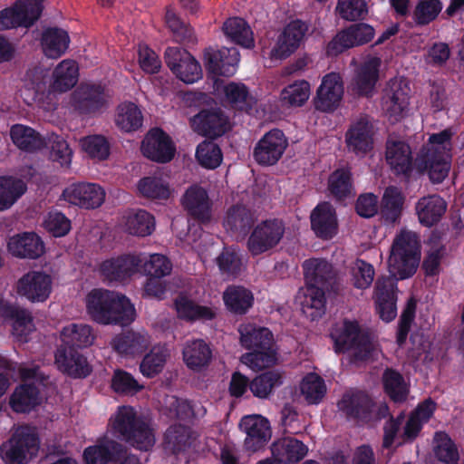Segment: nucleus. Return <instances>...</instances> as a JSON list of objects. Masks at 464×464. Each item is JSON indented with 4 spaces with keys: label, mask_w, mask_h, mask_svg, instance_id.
<instances>
[{
    "label": "nucleus",
    "mask_w": 464,
    "mask_h": 464,
    "mask_svg": "<svg viewBox=\"0 0 464 464\" xmlns=\"http://www.w3.org/2000/svg\"><path fill=\"white\" fill-rule=\"evenodd\" d=\"M420 261V244L416 233L401 230L396 236L388 259V269L392 278L379 280L376 285V305L382 320L392 321L397 315L396 283L415 274Z\"/></svg>",
    "instance_id": "obj_1"
},
{
    "label": "nucleus",
    "mask_w": 464,
    "mask_h": 464,
    "mask_svg": "<svg viewBox=\"0 0 464 464\" xmlns=\"http://www.w3.org/2000/svg\"><path fill=\"white\" fill-rule=\"evenodd\" d=\"M78 76V64L70 59L63 60L56 65L51 81L46 69L34 67L25 73L21 95L27 104L35 102L44 110H51L53 104L46 103L45 98L53 101L56 92L69 91L77 83Z\"/></svg>",
    "instance_id": "obj_2"
},
{
    "label": "nucleus",
    "mask_w": 464,
    "mask_h": 464,
    "mask_svg": "<svg viewBox=\"0 0 464 464\" xmlns=\"http://www.w3.org/2000/svg\"><path fill=\"white\" fill-rule=\"evenodd\" d=\"M92 321L102 325H127L136 318V309L125 295L104 288L90 290L83 299Z\"/></svg>",
    "instance_id": "obj_3"
},
{
    "label": "nucleus",
    "mask_w": 464,
    "mask_h": 464,
    "mask_svg": "<svg viewBox=\"0 0 464 464\" xmlns=\"http://www.w3.org/2000/svg\"><path fill=\"white\" fill-rule=\"evenodd\" d=\"M60 339L62 344L55 353L57 368L72 377L87 376L91 367L86 358L74 348H86L93 343L95 335L92 326L87 324H69L62 329Z\"/></svg>",
    "instance_id": "obj_4"
},
{
    "label": "nucleus",
    "mask_w": 464,
    "mask_h": 464,
    "mask_svg": "<svg viewBox=\"0 0 464 464\" xmlns=\"http://www.w3.org/2000/svg\"><path fill=\"white\" fill-rule=\"evenodd\" d=\"M306 285L298 291L295 301L303 314L315 320L324 314L325 300L323 286L332 278L333 267L323 259H309L304 263Z\"/></svg>",
    "instance_id": "obj_5"
},
{
    "label": "nucleus",
    "mask_w": 464,
    "mask_h": 464,
    "mask_svg": "<svg viewBox=\"0 0 464 464\" xmlns=\"http://www.w3.org/2000/svg\"><path fill=\"white\" fill-rule=\"evenodd\" d=\"M452 135L450 130L431 134L418 154L417 167L428 175L432 183L442 182L450 172Z\"/></svg>",
    "instance_id": "obj_6"
},
{
    "label": "nucleus",
    "mask_w": 464,
    "mask_h": 464,
    "mask_svg": "<svg viewBox=\"0 0 464 464\" xmlns=\"http://www.w3.org/2000/svg\"><path fill=\"white\" fill-rule=\"evenodd\" d=\"M109 431L140 450H149L155 444L152 430L137 417L130 406L119 407L109 421Z\"/></svg>",
    "instance_id": "obj_7"
},
{
    "label": "nucleus",
    "mask_w": 464,
    "mask_h": 464,
    "mask_svg": "<svg viewBox=\"0 0 464 464\" xmlns=\"http://www.w3.org/2000/svg\"><path fill=\"white\" fill-rule=\"evenodd\" d=\"M184 101L188 105L202 107L201 111L190 119L191 128L200 135L216 138L223 135L230 128V123L220 109L212 107L214 101L202 92H188Z\"/></svg>",
    "instance_id": "obj_8"
},
{
    "label": "nucleus",
    "mask_w": 464,
    "mask_h": 464,
    "mask_svg": "<svg viewBox=\"0 0 464 464\" xmlns=\"http://www.w3.org/2000/svg\"><path fill=\"white\" fill-rule=\"evenodd\" d=\"M331 337L337 353L352 351L358 360L366 361L379 353L378 348L370 337L361 331L356 322L343 321L336 324Z\"/></svg>",
    "instance_id": "obj_9"
},
{
    "label": "nucleus",
    "mask_w": 464,
    "mask_h": 464,
    "mask_svg": "<svg viewBox=\"0 0 464 464\" xmlns=\"http://www.w3.org/2000/svg\"><path fill=\"white\" fill-rule=\"evenodd\" d=\"M436 403L425 400L410 414L402 433H399L401 418L389 420L384 426L383 446L401 445L407 440H414L420 433L424 423L428 422L434 414Z\"/></svg>",
    "instance_id": "obj_10"
},
{
    "label": "nucleus",
    "mask_w": 464,
    "mask_h": 464,
    "mask_svg": "<svg viewBox=\"0 0 464 464\" xmlns=\"http://www.w3.org/2000/svg\"><path fill=\"white\" fill-rule=\"evenodd\" d=\"M40 440L35 429L21 426L0 446V457L5 464H26L36 457Z\"/></svg>",
    "instance_id": "obj_11"
},
{
    "label": "nucleus",
    "mask_w": 464,
    "mask_h": 464,
    "mask_svg": "<svg viewBox=\"0 0 464 464\" xmlns=\"http://www.w3.org/2000/svg\"><path fill=\"white\" fill-rule=\"evenodd\" d=\"M338 408L349 417L363 420H380L389 413L385 403L373 404L370 398L360 392H348L338 402Z\"/></svg>",
    "instance_id": "obj_12"
},
{
    "label": "nucleus",
    "mask_w": 464,
    "mask_h": 464,
    "mask_svg": "<svg viewBox=\"0 0 464 464\" xmlns=\"http://www.w3.org/2000/svg\"><path fill=\"white\" fill-rule=\"evenodd\" d=\"M409 99L410 87L405 80L394 78L388 82L382 100V109L391 122H398L407 115Z\"/></svg>",
    "instance_id": "obj_13"
},
{
    "label": "nucleus",
    "mask_w": 464,
    "mask_h": 464,
    "mask_svg": "<svg viewBox=\"0 0 464 464\" xmlns=\"http://www.w3.org/2000/svg\"><path fill=\"white\" fill-rule=\"evenodd\" d=\"M14 290L18 296L31 303H44L51 295L53 278L43 271H29L16 281Z\"/></svg>",
    "instance_id": "obj_14"
},
{
    "label": "nucleus",
    "mask_w": 464,
    "mask_h": 464,
    "mask_svg": "<svg viewBox=\"0 0 464 464\" xmlns=\"http://www.w3.org/2000/svg\"><path fill=\"white\" fill-rule=\"evenodd\" d=\"M285 234V226L278 219H269L257 224L247 239V249L256 256L275 248Z\"/></svg>",
    "instance_id": "obj_15"
},
{
    "label": "nucleus",
    "mask_w": 464,
    "mask_h": 464,
    "mask_svg": "<svg viewBox=\"0 0 464 464\" xmlns=\"http://www.w3.org/2000/svg\"><path fill=\"white\" fill-rule=\"evenodd\" d=\"M377 134L374 121L368 116L354 119L345 134V142L350 151L364 156L372 150Z\"/></svg>",
    "instance_id": "obj_16"
},
{
    "label": "nucleus",
    "mask_w": 464,
    "mask_h": 464,
    "mask_svg": "<svg viewBox=\"0 0 464 464\" xmlns=\"http://www.w3.org/2000/svg\"><path fill=\"white\" fill-rule=\"evenodd\" d=\"M141 261L137 253L111 256L99 264L98 272L106 281L122 283L140 271Z\"/></svg>",
    "instance_id": "obj_17"
},
{
    "label": "nucleus",
    "mask_w": 464,
    "mask_h": 464,
    "mask_svg": "<svg viewBox=\"0 0 464 464\" xmlns=\"http://www.w3.org/2000/svg\"><path fill=\"white\" fill-rule=\"evenodd\" d=\"M382 58L375 54L361 57L352 80L353 90L360 95L370 96L373 93L382 72Z\"/></svg>",
    "instance_id": "obj_18"
},
{
    "label": "nucleus",
    "mask_w": 464,
    "mask_h": 464,
    "mask_svg": "<svg viewBox=\"0 0 464 464\" xmlns=\"http://www.w3.org/2000/svg\"><path fill=\"white\" fill-rule=\"evenodd\" d=\"M42 0H17L13 7L0 12V31L30 26L40 16Z\"/></svg>",
    "instance_id": "obj_19"
},
{
    "label": "nucleus",
    "mask_w": 464,
    "mask_h": 464,
    "mask_svg": "<svg viewBox=\"0 0 464 464\" xmlns=\"http://www.w3.org/2000/svg\"><path fill=\"white\" fill-rule=\"evenodd\" d=\"M344 85L342 76L337 72L325 74L318 86L314 99V105L317 111L332 112L335 111L343 101Z\"/></svg>",
    "instance_id": "obj_20"
},
{
    "label": "nucleus",
    "mask_w": 464,
    "mask_h": 464,
    "mask_svg": "<svg viewBox=\"0 0 464 464\" xmlns=\"http://www.w3.org/2000/svg\"><path fill=\"white\" fill-rule=\"evenodd\" d=\"M287 147L288 140L285 133L278 129H274L258 140L253 156L258 164L273 166L279 161Z\"/></svg>",
    "instance_id": "obj_21"
},
{
    "label": "nucleus",
    "mask_w": 464,
    "mask_h": 464,
    "mask_svg": "<svg viewBox=\"0 0 464 464\" xmlns=\"http://www.w3.org/2000/svg\"><path fill=\"white\" fill-rule=\"evenodd\" d=\"M170 71L185 83H193L202 77V70L195 58L179 47H169L165 53Z\"/></svg>",
    "instance_id": "obj_22"
},
{
    "label": "nucleus",
    "mask_w": 464,
    "mask_h": 464,
    "mask_svg": "<svg viewBox=\"0 0 464 464\" xmlns=\"http://www.w3.org/2000/svg\"><path fill=\"white\" fill-rule=\"evenodd\" d=\"M105 197L103 188L95 183L72 184L63 192V198L66 202L86 209L101 207Z\"/></svg>",
    "instance_id": "obj_23"
},
{
    "label": "nucleus",
    "mask_w": 464,
    "mask_h": 464,
    "mask_svg": "<svg viewBox=\"0 0 464 464\" xmlns=\"http://www.w3.org/2000/svg\"><path fill=\"white\" fill-rule=\"evenodd\" d=\"M214 90L221 101L227 106L245 111H250L256 104V99L251 95L246 86L241 82H223L214 81Z\"/></svg>",
    "instance_id": "obj_24"
},
{
    "label": "nucleus",
    "mask_w": 464,
    "mask_h": 464,
    "mask_svg": "<svg viewBox=\"0 0 464 464\" xmlns=\"http://www.w3.org/2000/svg\"><path fill=\"white\" fill-rule=\"evenodd\" d=\"M176 148L163 130L160 129L150 130L144 137L141 143L142 154L157 162H169L175 155Z\"/></svg>",
    "instance_id": "obj_25"
},
{
    "label": "nucleus",
    "mask_w": 464,
    "mask_h": 464,
    "mask_svg": "<svg viewBox=\"0 0 464 464\" xmlns=\"http://www.w3.org/2000/svg\"><path fill=\"white\" fill-rule=\"evenodd\" d=\"M180 202L184 209L194 218L201 222H208L212 218L213 203L208 190L200 185L189 186Z\"/></svg>",
    "instance_id": "obj_26"
},
{
    "label": "nucleus",
    "mask_w": 464,
    "mask_h": 464,
    "mask_svg": "<svg viewBox=\"0 0 464 464\" xmlns=\"http://www.w3.org/2000/svg\"><path fill=\"white\" fill-rule=\"evenodd\" d=\"M6 247L11 256L23 259H36L45 252L44 242L34 232H23L10 237Z\"/></svg>",
    "instance_id": "obj_27"
},
{
    "label": "nucleus",
    "mask_w": 464,
    "mask_h": 464,
    "mask_svg": "<svg viewBox=\"0 0 464 464\" xmlns=\"http://www.w3.org/2000/svg\"><path fill=\"white\" fill-rule=\"evenodd\" d=\"M206 67L209 73L216 76H231L239 62V53L237 48H222L220 50H207L205 54Z\"/></svg>",
    "instance_id": "obj_28"
},
{
    "label": "nucleus",
    "mask_w": 464,
    "mask_h": 464,
    "mask_svg": "<svg viewBox=\"0 0 464 464\" xmlns=\"http://www.w3.org/2000/svg\"><path fill=\"white\" fill-rule=\"evenodd\" d=\"M240 429L246 434V447L256 451L271 438V428L267 419L261 415H247L241 419Z\"/></svg>",
    "instance_id": "obj_29"
},
{
    "label": "nucleus",
    "mask_w": 464,
    "mask_h": 464,
    "mask_svg": "<svg viewBox=\"0 0 464 464\" xmlns=\"http://www.w3.org/2000/svg\"><path fill=\"white\" fill-rule=\"evenodd\" d=\"M12 321L13 334L20 341H26L34 331V324L29 311L10 305L0 295V323Z\"/></svg>",
    "instance_id": "obj_30"
},
{
    "label": "nucleus",
    "mask_w": 464,
    "mask_h": 464,
    "mask_svg": "<svg viewBox=\"0 0 464 464\" xmlns=\"http://www.w3.org/2000/svg\"><path fill=\"white\" fill-rule=\"evenodd\" d=\"M385 160L393 172L406 174L412 165L411 147L401 138L392 135L386 142Z\"/></svg>",
    "instance_id": "obj_31"
},
{
    "label": "nucleus",
    "mask_w": 464,
    "mask_h": 464,
    "mask_svg": "<svg viewBox=\"0 0 464 464\" xmlns=\"http://www.w3.org/2000/svg\"><path fill=\"white\" fill-rule=\"evenodd\" d=\"M307 27L301 21L289 23L278 36L277 42L271 51V57L285 59L293 53L300 45Z\"/></svg>",
    "instance_id": "obj_32"
},
{
    "label": "nucleus",
    "mask_w": 464,
    "mask_h": 464,
    "mask_svg": "<svg viewBox=\"0 0 464 464\" xmlns=\"http://www.w3.org/2000/svg\"><path fill=\"white\" fill-rule=\"evenodd\" d=\"M107 100L100 86L81 85L71 96V105L81 113H94L104 107Z\"/></svg>",
    "instance_id": "obj_33"
},
{
    "label": "nucleus",
    "mask_w": 464,
    "mask_h": 464,
    "mask_svg": "<svg viewBox=\"0 0 464 464\" xmlns=\"http://www.w3.org/2000/svg\"><path fill=\"white\" fill-rule=\"evenodd\" d=\"M311 227L315 235L321 238H332L337 233V218L333 206L327 202L318 204L312 211Z\"/></svg>",
    "instance_id": "obj_34"
},
{
    "label": "nucleus",
    "mask_w": 464,
    "mask_h": 464,
    "mask_svg": "<svg viewBox=\"0 0 464 464\" xmlns=\"http://www.w3.org/2000/svg\"><path fill=\"white\" fill-rule=\"evenodd\" d=\"M185 365L194 371L200 372L207 368L212 360V350L203 339H192L185 343L182 349Z\"/></svg>",
    "instance_id": "obj_35"
},
{
    "label": "nucleus",
    "mask_w": 464,
    "mask_h": 464,
    "mask_svg": "<svg viewBox=\"0 0 464 464\" xmlns=\"http://www.w3.org/2000/svg\"><path fill=\"white\" fill-rule=\"evenodd\" d=\"M307 452V446L293 437L282 438L272 445L273 458L282 464L297 463L306 456Z\"/></svg>",
    "instance_id": "obj_36"
},
{
    "label": "nucleus",
    "mask_w": 464,
    "mask_h": 464,
    "mask_svg": "<svg viewBox=\"0 0 464 464\" xmlns=\"http://www.w3.org/2000/svg\"><path fill=\"white\" fill-rule=\"evenodd\" d=\"M447 209L446 201L439 195H430L420 198L415 206L420 223L425 227L437 224Z\"/></svg>",
    "instance_id": "obj_37"
},
{
    "label": "nucleus",
    "mask_w": 464,
    "mask_h": 464,
    "mask_svg": "<svg viewBox=\"0 0 464 464\" xmlns=\"http://www.w3.org/2000/svg\"><path fill=\"white\" fill-rule=\"evenodd\" d=\"M70 42V36L65 30L49 28L42 34L40 47L45 57L58 59L67 52Z\"/></svg>",
    "instance_id": "obj_38"
},
{
    "label": "nucleus",
    "mask_w": 464,
    "mask_h": 464,
    "mask_svg": "<svg viewBox=\"0 0 464 464\" xmlns=\"http://www.w3.org/2000/svg\"><path fill=\"white\" fill-rule=\"evenodd\" d=\"M239 342L247 349H267L273 343V334L266 327L253 323H244L238 327Z\"/></svg>",
    "instance_id": "obj_39"
},
{
    "label": "nucleus",
    "mask_w": 464,
    "mask_h": 464,
    "mask_svg": "<svg viewBox=\"0 0 464 464\" xmlns=\"http://www.w3.org/2000/svg\"><path fill=\"white\" fill-rule=\"evenodd\" d=\"M123 229L133 236L146 237L155 229L154 217L144 209H133L122 217Z\"/></svg>",
    "instance_id": "obj_40"
},
{
    "label": "nucleus",
    "mask_w": 464,
    "mask_h": 464,
    "mask_svg": "<svg viewBox=\"0 0 464 464\" xmlns=\"http://www.w3.org/2000/svg\"><path fill=\"white\" fill-rule=\"evenodd\" d=\"M114 122L118 129L123 132L136 131L143 124L142 111L132 102H123L116 108Z\"/></svg>",
    "instance_id": "obj_41"
},
{
    "label": "nucleus",
    "mask_w": 464,
    "mask_h": 464,
    "mask_svg": "<svg viewBox=\"0 0 464 464\" xmlns=\"http://www.w3.org/2000/svg\"><path fill=\"white\" fill-rule=\"evenodd\" d=\"M174 305L178 317L189 322L211 320L216 315L213 307L198 304L185 295H179Z\"/></svg>",
    "instance_id": "obj_42"
},
{
    "label": "nucleus",
    "mask_w": 464,
    "mask_h": 464,
    "mask_svg": "<svg viewBox=\"0 0 464 464\" xmlns=\"http://www.w3.org/2000/svg\"><path fill=\"white\" fill-rule=\"evenodd\" d=\"M150 343V338L145 331H131L116 336L111 344L121 354L136 355L141 353Z\"/></svg>",
    "instance_id": "obj_43"
},
{
    "label": "nucleus",
    "mask_w": 464,
    "mask_h": 464,
    "mask_svg": "<svg viewBox=\"0 0 464 464\" xmlns=\"http://www.w3.org/2000/svg\"><path fill=\"white\" fill-rule=\"evenodd\" d=\"M137 188L142 197L158 201L168 200L174 192L162 175H152L140 179Z\"/></svg>",
    "instance_id": "obj_44"
},
{
    "label": "nucleus",
    "mask_w": 464,
    "mask_h": 464,
    "mask_svg": "<svg viewBox=\"0 0 464 464\" xmlns=\"http://www.w3.org/2000/svg\"><path fill=\"white\" fill-rule=\"evenodd\" d=\"M13 143L21 150L33 152L41 150L45 141L33 128L24 124H14L10 129Z\"/></svg>",
    "instance_id": "obj_45"
},
{
    "label": "nucleus",
    "mask_w": 464,
    "mask_h": 464,
    "mask_svg": "<svg viewBox=\"0 0 464 464\" xmlns=\"http://www.w3.org/2000/svg\"><path fill=\"white\" fill-rule=\"evenodd\" d=\"M310 95V83L306 80H296L281 90L279 101L285 108H300L308 102Z\"/></svg>",
    "instance_id": "obj_46"
},
{
    "label": "nucleus",
    "mask_w": 464,
    "mask_h": 464,
    "mask_svg": "<svg viewBox=\"0 0 464 464\" xmlns=\"http://www.w3.org/2000/svg\"><path fill=\"white\" fill-rule=\"evenodd\" d=\"M223 301L228 311L245 314L254 304L252 292L243 286H228L223 293Z\"/></svg>",
    "instance_id": "obj_47"
},
{
    "label": "nucleus",
    "mask_w": 464,
    "mask_h": 464,
    "mask_svg": "<svg viewBox=\"0 0 464 464\" xmlns=\"http://www.w3.org/2000/svg\"><path fill=\"white\" fill-rule=\"evenodd\" d=\"M26 183L16 177H0V211L9 209L26 191Z\"/></svg>",
    "instance_id": "obj_48"
},
{
    "label": "nucleus",
    "mask_w": 464,
    "mask_h": 464,
    "mask_svg": "<svg viewBox=\"0 0 464 464\" xmlns=\"http://www.w3.org/2000/svg\"><path fill=\"white\" fill-rule=\"evenodd\" d=\"M192 440V433L188 427L172 425L165 433L163 446L166 451L177 454L189 447Z\"/></svg>",
    "instance_id": "obj_49"
},
{
    "label": "nucleus",
    "mask_w": 464,
    "mask_h": 464,
    "mask_svg": "<svg viewBox=\"0 0 464 464\" xmlns=\"http://www.w3.org/2000/svg\"><path fill=\"white\" fill-rule=\"evenodd\" d=\"M283 383L282 373L269 371L256 376L249 384L252 394L258 399H267Z\"/></svg>",
    "instance_id": "obj_50"
},
{
    "label": "nucleus",
    "mask_w": 464,
    "mask_h": 464,
    "mask_svg": "<svg viewBox=\"0 0 464 464\" xmlns=\"http://www.w3.org/2000/svg\"><path fill=\"white\" fill-rule=\"evenodd\" d=\"M328 190L337 200H345L354 196L351 173L346 169L334 171L328 179Z\"/></svg>",
    "instance_id": "obj_51"
},
{
    "label": "nucleus",
    "mask_w": 464,
    "mask_h": 464,
    "mask_svg": "<svg viewBox=\"0 0 464 464\" xmlns=\"http://www.w3.org/2000/svg\"><path fill=\"white\" fill-rule=\"evenodd\" d=\"M223 31L232 42L246 48L254 46L253 32L243 19L229 18L225 22Z\"/></svg>",
    "instance_id": "obj_52"
},
{
    "label": "nucleus",
    "mask_w": 464,
    "mask_h": 464,
    "mask_svg": "<svg viewBox=\"0 0 464 464\" xmlns=\"http://www.w3.org/2000/svg\"><path fill=\"white\" fill-rule=\"evenodd\" d=\"M300 394L308 404H318L326 393V385L322 377L314 372L306 374L299 384Z\"/></svg>",
    "instance_id": "obj_53"
},
{
    "label": "nucleus",
    "mask_w": 464,
    "mask_h": 464,
    "mask_svg": "<svg viewBox=\"0 0 464 464\" xmlns=\"http://www.w3.org/2000/svg\"><path fill=\"white\" fill-rule=\"evenodd\" d=\"M142 256L141 269L148 276L164 277L169 276L172 270L170 260L162 254L137 253Z\"/></svg>",
    "instance_id": "obj_54"
},
{
    "label": "nucleus",
    "mask_w": 464,
    "mask_h": 464,
    "mask_svg": "<svg viewBox=\"0 0 464 464\" xmlns=\"http://www.w3.org/2000/svg\"><path fill=\"white\" fill-rule=\"evenodd\" d=\"M404 195L396 187H389L385 189L382 203L381 212L386 220L395 222L402 210Z\"/></svg>",
    "instance_id": "obj_55"
},
{
    "label": "nucleus",
    "mask_w": 464,
    "mask_h": 464,
    "mask_svg": "<svg viewBox=\"0 0 464 464\" xmlns=\"http://www.w3.org/2000/svg\"><path fill=\"white\" fill-rule=\"evenodd\" d=\"M251 350L252 352L246 353L240 357V362L253 371H261L271 367L277 362L273 343L268 345L267 349Z\"/></svg>",
    "instance_id": "obj_56"
},
{
    "label": "nucleus",
    "mask_w": 464,
    "mask_h": 464,
    "mask_svg": "<svg viewBox=\"0 0 464 464\" xmlns=\"http://www.w3.org/2000/svg\"><path fill=\"white\" fill-rule=\"evenodd\" d=\"M117 443L108 439L97 441L96 444L87 447L82 453L85 464H106L116 451Z\"/></svg>",
    "instance_id": "obj_57"
},
{
    "label": "nucleus",
    "mask_w": 464,
    "mask_h": 464,
    "mask_svg": "<svg viewBox=\"0 0 464 464\" xmlns=\"http://www.w3.org/2000/svg\"><path fill=\"white\" fill-rule=\"evenodd\" d=\"M433 453L444 464H458L459 459L457 446L445 432H437L433 439Z\"/></svg>",
    "instance_id": "obj_58"
},
{
    "label": "nucleus",
    "mask_w": 464,
    "mask_h": 464,
    "mask_svg": "<svg viewBox=\"0 0 464 464\" xmlns=\"http://www.w3.org/2000/svg\"><path fill=\"white\" fill-rule=\"evenodd\" d=\"M39 402L38 391L31 384L16 388L10 400V405L16 412L29 411Z\"/></svg>",
    "instance_id": "obj_59"
},
{
    "label": "nucleus",
    "mask_w": 464,
    "mask_h": 464,
    "mask_svg": "<svg viewBox=\"0 0 464 464\" xmlns=\"http://www.w3.org/2000/svg\"><path fill=\"white\" fill-rule=\"evenodd\" d=\"M382 382L385 392L393 401L401 402L407 399L409 384L399 372L386 370L382 376Z\"/></svg>",
    "instance_id": "obj_60"
},
{
    "label": "nucleus",
    "mask_w": 464,
    "mask_h": 464,
    "mask_svg": "<svg viewBox=\"0 0 464 464\" xmlns=\"http://www.w3.org/2000/svg\"><path fill=\"white\" fill-rule=\"evenodd\" d=\"M169 355V350L165 346L153 347L140 363L141 373L149 378L157 375L163 370Z\"/></svg>",
    "instance_id": "obj_61"
},
{
    "label": "nucleus",
    "mask_w": 464,
    "mask_h": 464,
    "mask_svg": "<svg viewBox=\"0 0 464 464\" xmlns=\"http://www.w3.org/2000/svg\"><path fill=\"white\" fill-rule=\"evenodd\" d=\"M82 150L92 160H105L110 156V144L102 135H90L79 141Z\"/></svg>",
    "instance_id": "obj_62"
},
{
    "label": "nucleus",
    "mask_w": 464,
    "mask_h": 464,
    "mask_svg": "<svg viewBox=\"0 0 464 464\" xmlns=\"http://www.w3.org/2000/svg\"><path fill=\"white\" fill-rule=\"evenodd\" d=\"M349 273L350 280L355 288L367 289L373 281L375 270L371 264L357 259L350 266Z\"/></svg>",
    "instance_id": "obj_63"
},
{
    "label": "nucleus",
    "mask_w": 464,
    "mask_h": 464,
    "mask_svg": "<svg viewBox=\"0 0 464 464\" xmlns=\"http://www.w3.org/2000/svg\"><path fill=\"white\" fill-rule=\"evenodd\" d=\"M253 222L252 213L242 205H235L228 208L224 218V227L227 230H245Z\"/></svg>",
    "instance_id": "obj_64"
}]
</instances>
